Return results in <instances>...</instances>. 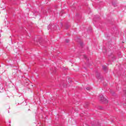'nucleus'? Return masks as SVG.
<instances>
[{
    "label": "nucleus",
    "instance_id": "nucleus-10",
    "mask_svg": "<svg viewBox=\"0 0 126 126\" xmlns=\"http://www.w3.org/2000/svg\"><path fill=\"white\" fill-rule=\"evenodd\" d=\"M9 126H10V125H9Z\"/></svg>",
    "mask_w": 126,
    "mask_h": 126
},
{
    "label": "nucleus",
    "instance_id": "nucleus-7",
    "mask_svg": "<svg viewBox=\"0 0 126 126\" xmlns=\"http://www.w3.org/2000/svg\"><path fill=\"white\" fill-rule=\"evenodd\" d=\"M112 59H113V60H116V57H113L112 58Z\"/></svg>",
    "mask_w": 126,
    "mask_h": 126
},
{
    "label": "nucleus",
    "instance_id": "nucleus-2",
    "mask_svg": "<svg viewBox=\"0 0 126 126\" xmlns=\"http://www.w3.org/2000/svg\"><path fill=\"white\" fill-rule=\"evenodd\" d=\"M102 68L104 71H106L107 70V66H102Z\"/></svg>",
    "mask_w": 126,
    "mask_h": 126
},
{
    "label": "nucleus",
    "instance_id": "nucleus-8",
    "mask_svg": "<svg viewBox=\"0 0 126 126\" xmlns=\"http://www.w3.org/2000/svg\"><path fill=\"white\" fill-rule=\"evenodd\" d=\"M61 25H63V24H61Z\"/></svg>",
    "mask_w": 126,
    "mask_h": 126
},
{
    "label": "nucleus",
    "instance_id": "nucleus-5",
    "mask_svg": "<svg viewBox=\"0 0 126 126\" xmlns=\"http://www.w3.org/2000/svg\"><path fill=\"white\" fill-rule=\"evenodd\" d=\"M90 89H91L89 87H88V88H86L87 90H90Z\"/></svg>",
    "mask_w": 126,
    "mask_h": 126
},
{
    "label": "nucleus",
    "instance_id": "nucleus-9",
    "mask_svg": "<svg viewBox=\"0 0 126 126\" xmlns=\"http://www.w3.org/2000/svg\"><path fill=\"white\" fill-rule=\"evenodd\" d=\"M10 123H11V122H9V123H10Z\"/></svg>",
    "mask_w": 126,
    "mask_h": 126
},
{
    "label": "nucleus",
    "instance_id": "nucleus-3",
    "mask_svg": "<svg viewBox=\"0 0 126 126\" xmlns=\"http://www.w3.org/2000/svg\"><path fill=\"white\" fill-rule=\"evenodd\" d=\"M96 78H97V79H100V74H97L96 75Z\"/></svg>",
    "mask_w": 126,
    "mask_h": 126
},
{
    "label": "nucleus",
    "instance_id": "nucleus-6",
    "mask_svg": "<svg viewBox=\"0 0 126 126\" xmlns=\"http://www.w3.org/2000/svg\"><path fill=\"white\" fill-rule=\"evenodd\" d=\"M69 42V40L68 39H66V42L68 43Z\"/></svg>",
    "mask_w": 126,
    "mask_h": 126
},
{
    "label": "nucleus",
    "instance_id": "nucleus-1",
    "mask_svg": "<svg viewBox=\"0 0 126 126\" xmlns=\"http://www.w3.org/2000/svg\"><path fill=\"white\" fill-rule=\"evenodd\" d=\"M99 100H100L101 102H102V103H108V100L105 98L103 95H99Z\"/></svg>",
    "mask_w": 126,
    "mask_h": 126
},
{
    "label": "nucleus",
    "instance_id": "nucleus-4",
    "mask_svg": "<svg viewBox=\"0 0 126 126\" xmlns=\"http://www.w3.org/2000/svg\"><path fill=\"white\" fill-rule=\"evenodd\" d=\"M84 58H85L86 59H87V56H86V55H84Z\"/></svg>",
    "mask_w": 126,
    "mask_h": 126
}]
</instances>
